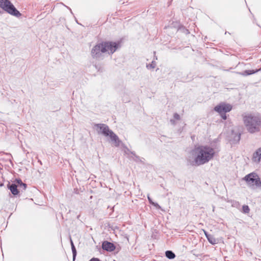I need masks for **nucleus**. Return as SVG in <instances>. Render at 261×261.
<instances>
[{"label":"nucleus","instance_id":"nucleus-1","mask_svg":"<svg viewBox=\"0 0 261 261\" xmlns=\"http://www.w3.org/2000/svg\"><path fill=\"white\" fill-rule=\"evenodd\" d=\"M215 150L207 145H201L195 147L189 153L188 160L191 162L193 159L194 165L200 166L208 163L215 155Z\"/></svg>","mask_w":261,"mask_h":261},{"label":"nucleus","instance_id":"nucleus-2","mask_svg":"<svg viewBox=\"0 0 261 261\" xmlns=\"http://www.w3.org/2000/svg\"><path fill=\"white\" fill-rule=\"evenodd\" d=\"M118 48V44L114 42H105L95 45L91 50V56L96 60H102L113 54Z\"/></svg>","mask_w":261,"mask_h":261},{"label":"nucleus","instance_id":"nucleus-3","mask_svg":"<svg viewBox=\"0 0 261 261\" xmlns=\"http://www.w3.org/2000/svg\"><path fill=\"white\" fill-rule=\"evenodd\" d=\"M242 117L244 124L249 133L254 134L260 132L261 118L258 114L245 113Z\"/></svg>","mask_w":261,"mask_h":261},{"label":"nucleus","instance_id":"nucleus-4","mask_svg":"<svg viewBox=\"0 0 261 261\" xmlns=\"http://www.w3.org/2000/svg\"><path fill=\"white\" fill-rule=\"evenodd\" d=\"M93 128L98 134H101L105 137H109L111 141L116 146L120 145V140L118 137L105 124H95Z\"/></svg>","mask_w":261,"mask_h":261},{"label":"nucleus","instance_id":"nucleus-5","mask_svg":"<svg viewBox=\"0 0 261 261\" xmlns=\"http://www.w3.org/2000/svg\"><path fill=\"white\" fill-rule=\"evenodd\" d=\"M0 8L7 13L16 17H19L21 15V14L9 0H0Z\"/></svg>","mask_w":261,"mask_h":261},{"label":"nucleus","instance_id":"nucleus-6","mask_svg":"<svg viewBox=\"0 0 261 261\" xmlns=\"http://www.w3.org/2000/svg\"><path fill=\"white\" fill-rule=\"evenodd\" d=\"M248 187L252 189H261V181L257 174L251 173L244 177Z\"/></svg>","mask_w":261,"mask_h":261},{"label":"nucleus","instance_id":"nucleus-7","mask_svg":"<svg viewBox=\"0 0 261 261\" xmlns=\"http://www.w3.org/2000/svg\"><path fill=\"white\" fill-rule=\"evenodd\" d=\"M232 109V106L230 104L222 103L215 107V111L218 112L221 116V117L225 120L227 118L226 113L230 111Z\"/></svg>","mask_w":261,"mask_h":261},{"label":"nucleus","instance_id":"nucleus-8","mask_svg":"<svg viewBox=\"0 0 261 261\" xmlns=\"http://www.w3.org/2000/svg\"><path fill=\"white\" fill-rule=\"evenodd\" d=\"M253 162L256 163H259L261 160V147L258 148L253 154Z\"/></svg>","mask_w":261,"mask_h":261},{"label":"nucleus","instance_id":"nucleus-9","mask_svg":"<svg viewBox=\"0 0 261 261\" xmlns=\"http://www.w3.org/2000/svg\"><path fill=\"white\" fill-rule=\"evenodd\" d=\"M103 249L108 251H113L115 249L114 245L110 242L105 241L102 244Z\"/></svg>","mask_w":261,"mask_h":261},{"label":"nucleus","instance_id":"nucleus-10","mask_svg":"<svg viewBox=\"0 0 261 261\" xmlns=\"http://www.w3.org/2000/svg\"><path fill=\"white\" fill-rule=\"evenodd\" d=\"M8 188L13 195H16L18 194V190L17 189V186L15 184L10 185L8 186Z\"/></svg>","mask_w":261,"mask_h":261},{"label":"nucleus","instance_id":"nucleus-11","mask_svg":"<svg viewBox=\"0 0 261 261\" xmlns=\"http://www.w3.org/2000/svg\"><path fill=\"white\" fill-rule=\"evenodd\" d=\"M259 70H260V69H257V70H245V71H244L242 73H240V74H241V75H242L243 76H246V75H250V74H252L253 73H255L258 72Z\"/></svg>","mask_w":261,"mask_h":261},{"label":"nucleus","instance_id":"nucleus-12","mask_svg":"<svg viewBox=\"0 0 261 261\" xmlns=\"http://www.w3.org/2000/svg\"><path fill=\"white\" fill-rule=\"evenodd\" d=\"M166 256L169 259H173L175 257V254L170 250L166 251L165 252Z\"/></svg>","mask_w":261,"mask_h":261},{"label":"nucleus","instance_id":"nucleus-13","mask_svg":"<svg viewBox=\"0 0 261 261\" xmlns=\"http://www.w3.org/2000/svg\"><path fill=\"white\" fill-rule=\"evenodd\" d=\"M207 239L208 240V242L213 245L216 244L217 243L216 239L212 235L207 236Z\"/></svg>","mask_w":261,"mask_h":261},{"label":"nucleus","instance_id":"nucleus-14","mask_svg":"<svg viewBox=\"0 0 261 261\" xmlns=\"http://www.w3.org/2000/svg\"><path fill=\"white\" fill-rule=\"evenodd\" d=\"M156 66V63L155 61H152L151 64H147L146 67L148 69H154Z\"/></svg>","mask_w":261,"mask_h":261},{"label":"nucleus","instance_id":"nucleus-15","mask_svg":"<svg viewBox=\"0 0 261 261\" xmlns=\"http://www.w3.org/2000/svg\"><path fill=\"white\" fill-rule=\"evenodd\" d=\"M250 208L247 205H244L242 207V212L245 214H248L249 213Z\"/></svg>","mask_w":261,"mask_h":261},{"label":"nucleus","instance_id":"nucleus-16","mask_svg":"<svg viewBox=\"0 0 261 261\" xmlns=\"http://www.w3.org/2000/svg\"><path fill=\"white\" fill-rule=\"evenodd\" d=\"M16 181H17V183L18 184V185H22L23 186V190L25 189L26 186H27L25 184L23 183L20 179H17Z\"/></svg>","mask_w":261,"mask_h":261},{"label":"nucleus","instance_id":"nucleus-17","mask_svg":"<svg viewBox=\"0 0 261 261\" xmlns=\"http://www.w3.org/2000/svg\"><path fill=\"white\" fill-rule=\"evenodd\" d=\"M71 249H72V253H73V260H74L76 255V251L75 246H73L71 248Z\"/></svg>","mask_w":261,"mask_h":261},{"label":"nucleus","instance_id":"nucleus-18","mask_svg":"<svg viewBox=\"0 0 261 261\" xmlns=\"http://www.w3.org/2000/svg\"><path fill=\"white\" fill-rule=\"evenodd\" d=\"M173 117L175 119L177 120H180V116L177 113L174 114Z\"/></svg>","mask_w":261,"mask_h":261},{"label":"nucleus","instance_id":"nucleus-19","mask_svg":"<svg viewBox=\"0 0 261 261\" xmlns=\"http://www.w3.org/2000/svg\"><path fill=\"white\" fill-rule=\"evenodd\" d=\"M151 204L158 209H161V207L157 203L153 202Z\"/></svg>","mask_w":261,"mask_h":261},{"label":"nucleus","instance_id":"nucleus-20","mask_svg":"<svg viewBox=\"0 0 261 261\" xmlns=\"http://www.w3.org/2000/svg\"><path fill=\"white\" fill-rule=\"evenodd\" d=\"M147 198L149 200V203L151 204L153 202L152 200V199L150 198L149 194H148V195H147Z\"/></svg>","mask_w":261,"mask_h":261},{"label":"nucleus","instance_id":"nucleus-21","mask_svg":"<svg viewBox=\"0 0 261 261\" xmlns=\"http://www.w3.org/2000/svg\"><path fill=\"white\" fill-rule=\"evenodd\" d=\"M205 236V237L207 238V236H210V234H208V233L204 230H203Z\"/></svg>","mask_w":261,"mask_h":261},{"label":"nucleus","instance_id":"nucleus-22","mask_svg":"<svg viewBox=\"0 0 261 261\" xmlns=\"http://www.w3.org/2000/svg\"><path fill=\"white\" fill-rule=\"evenodd\" d=\"M170 122H171V123H172V124H173V125H175V120H173V119H171V120H170Z\"/></svg>","mask_w":261,"mask_h":261},{"label":"nucleus","instance_id":"nucleus-23","mask_svg":"<svg viewBox=\"0 0 261 261\" xmlns=\"http://www.w3.org/2000/svg\"><path fill=\"white\" fill-rule=\"evenodd\" d=\"M70 242H71V248H72L73 246H74V244H73V242L71 239L70 240Z\"/></svg>","mask_w":261,"mask_h":261},{"label":"nucleus","instance_id":"nucleus-24","mask_svg":"<svg viewBox=\"0 0 261 261\" xmlns=\"http://www.w3.org/2000/svg\"><path fill=\"white\" fill-rule=\"evenodd\" d=\"M18 186L19 187V188H22L23 189V187L22 185H18Z\"/></svg>","mask_w":261,"mask_h":261},{"label":"nucleus","instance_id":"nucleus-25","mask_svg":"<svg viewBox=\"0 0 261 261\" xmlns=\"http://www.w3.org/2000/svg\"><path fill=\"white\" fill-rule=\"evenodd\" d=\"M240 138V135L238 136V140H239Z\"/></svg>","mask_w":261,"mask_h":261},{"label":"nucleus","instance_id":"nucleus-26","mask_svg":"<svg viewBox=\"0 0 261 261\" xmlns=\"http://www.w3.org/2000/svg\"><path fill=\"white\" fill-rule=\"evenodd\" d=\"M214 211H215V206H213V211L214 212Z\"/></svg>","mask_w":261,"mask_h":261},{"label":"nucleus","instance_id":"nucleus-27","mask_svg":"<svg viewBox=\"0 0 261 261\" xmlns=\"http://www.w3.org/2000/svg\"><path fill=\"white\" fill-rule=\"evenodd\" d=\"M90 261H98V260H95V259H91Z\"/></svg>","mask_w":261,"mask_h":261},{"label":"nucleus","instance_id":"nucleus-28","mask_svg":"<svg viewBox=\"0 0 261 261\" xmlns=\"http://www.w3.org/2000/svg\"><path fill=\"white\" fill-rule=\"evenodd\" d=\"M154 59L157 60V57H155Z\"/></svg>","mask_w":261,"mask_h":261}]
</instances>
